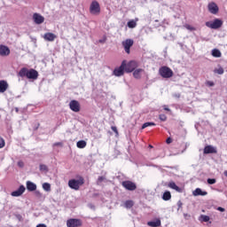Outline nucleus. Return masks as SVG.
Here are the masks:
<instances>
[{
	"instance_id": "obj_16",
	"label": "nucleus",
	"mask_w": 227,
	"mask_h": 227,
	"mask_svg": "<svg viewBox=\"0 0 227 227\" xmlns=\"http://www.w3.org/2000/svg\"><path fill=\"white\" fill-rule=\"evenodd\" d=\"M204 153L208 154V153H217V149L212 145H207L204 147Z\"/></svg>"
},
{
	"instance_id": "obj_42",
	"label": "nucleus",
	"mask_w": 227,
	"mask_h": 227,
	"mask_svg": "<svg viewBox=\"0 0 227 227\" xmlns=\"http://www.w3.org/2000/svg\"><path fill=\"white\" fill-rule=\"evenodd\" d=\"M166 143L167 145H171V143H173V139H171V137H168L167 138Z\"/></svg>"
},
{
	"instance_id": "obj_28",
	"label": "nucleus",
	"mask_w": 227,
	"mask_h": 227,
	"mask_svg": "<svg viewBox=\"0 0 227 227\" xmlns=\"http://www.w3.org/2000/svg\"><path fill=\"white\" fill-rule=\"evenodd\" d=\"M136 26H137V23L134 20H131L128 22V27H129L130 29H134Z\"/></svg>"
},
{
	"instance_id": "obj_5",
	"label": "nucleus",
	"mask_w": 227,
	"mask_h": 227,
	"mask_svg": "<svg viewBox=\"0 0 227 227\" xmlns=\"http://www.w3.org/2000/svg\"><path fill=\"white\" fill-rule=\"evenodd\" d=\"M207 27H210V29H219V27H223V20L220 19H215L214 21L206 22Z\"/></svg>"
},
{
	"instance_id": "obj_38",
	"label": "nucleus",
	"mask_w": 227,
	"mask_h": 227,
	"mask_svg": "<svg viewBox=\"0 0 227 227\" xmlns=\"http://www.w3.org/2000/svg\"><path fill=\"white\" fill-rule=\"evenodd\" d=\"M111 129L113 132H114L115 136H119L118 128H116V126H112Z\"/></svg>"
},
{
	"instance_id": "obj_47",
	"label": "nucleus",
	"mask_w": 227,
	"mask_h": 227,
	"mask_svg": "<svg viewBox=\"0 0 227 227\" xmlns=\"http://www.w3.org/2000/svg\"><path fill=\"white\" fill-rule=\"evenodd\" d=\"M218 210H219L220 212H224V207H218Z\"/></svg>"
},
{
	"instance_id": "obj_22",
	"label": "nucleus",
	"mask_w": 227,
	"mask_h": 227,
	"mask_svg": "<svg viewBox=\"0 0 227 227\" xmlns=\"http://www.w3.org/2000/svg\"><path fill=\"white\" fill-rule=\"evenodd\" d=\"M192 194H193V196H207V194H208V192H202L200 188H197V189H195V191H193Z\"/></svg>"
},
{
	"instance_id": "obj_30",
	"label": "nucleus",
	"mask_w": 227,
	"mask_h": 227,
	"mask_svg": "<svg viewBox=\"0 0 227 227\" xmlns=\"http://www.w3.org/2000/svg\"><path fill=\"white\" fill-rule=\"evenodd\" d=\"M43 189L46 191L47 192H51V184L49 183H43Z\"/></svg>"
},
{
	"instance_id": "obj_3",
	"label": "nucleus",
	"mask_w": 227,
	"mask_h": 227,
	"mask_svg": "<svg viewBox=\"0 0 227 227\" xmlns=\"http://www.w3.org/2000/svg\"><path fill=\"white\" fill-rule=\"evenodd\" d=\"M159 74L163 79H171L174 74L173 70L166 66H163L159 69Z\"/></svg>"
},
{
	"instance_id": "obj_41",
	"label": "nucleus",
	"mask_w": 227,
	"mask_h": 227,
	"mask_svg": "<svg viewBox=\"0 0 227 227\" xmlns=\"http://www.w3.org/2000/svg\"><path fill=\"white\" fill-rule=\"evenodd\" d=\"M18 166L19 168H24V161L22 160L18 161Z\"/></svg>"
},
{
	"instance_id": "obj_37",
	"label": "nucleus",
	"mask_w": 227,
	"mask_h": 227,
	"mask_svg": "<svg viewBox=\"0 0 227 227\" xmlns=\"http://www.w3.org/2000/svg\"><path fill=\"white\" fill-rule=\"evenodd\" d=\"M185 28L189 31H196V27L191 26V25H185Z\"/></svg>"
},
{
	"instance_id": "obj_18",
	"label": "nucleus",
	"mask_w": 227,
	"mask_h": 227,
	"mask_svg": "<svg viewBox=\"0 0 227 227\" xmlns=\"http://www.w3.org/2000/svg\"><path fill=\"white\" fill-rule=\"evenodd\" d=\"M8 82L4 80L0 81V93H4L8 90Z\"/></svg>"
},
{
	"instance_id": "obj_29",
	"label": "nucleus",
	"mask_w": 227,
	"mask_h": 227,
	"mask_svg": "<svg viewBox=\"0 0 227 227\" xmlns=\"http://www.w3.org/2000/svg\"><path fill=\"white\" fill-rule=\"evenodd\" d=\"M200 220L202 221V223H208V221H210V216L205 215H201L200 216Z\"/></svg>"
},
{
	"instance_id": "obj_49",
	"label": "nucleus",
	"mask_w": 227,
	"mask_h": 227,
	"mask_svg": "<svg viewBox=\"0 0 227 227\" xmlns=\"http://www.w3.org/2000/svg\"><path fill=\"white\" fill-rule=\"evenodd\" d=\"M149 148H153V145H149Z\"/></svg>"
},
{
	"instance_id": "obj_7",
	"label": "nucleus",
	"mask_w": 227,
	"mask_h": 227,
	"mask_svg": "<svg viewBox=\"0 0 227 227\" xmlns=\"http://www.w3.org/2000/svg\"><path fill=\"white\" fill-rule=\"evenodd\" d=\"M121 45L126 52V54H130V47L134 45V40L126 39L122 41Z\"/></svg>"
},
{
	"instance_id": "obj_8",
	"label": "nucleus",
	"mask_w": 227,
	"mask_h": 227,
	"mask_svg": "<svg viewBox=\"0 0 227 227\" xmlns=\"http://www.w3.org/2000/svg\"><path fill=\"white\" fill-rule=\"evenodd\" d=\"M67 227H81L82 226V220L77 218H71L67 221Z\"/></svg>"
},
{
	"instance_id": "obj_19",
	"label": "nucleus",
	"mask_w": 227,
	"mask_h": 227,
	"mask_svg": "<svg viewBox=\"0 0 227 227\" xmlns=\"http://www.w3.org/2000/svg\"><path fill=\"white\" fill-rule=\"evenodd\" d=\"M27 189L30 192H33V191H36V184L31 181H27Z\"/></svg>"
},
{
	"instance_id": "obj_21",
	"label": "nucleus",
	"mask_w": 227,
	"mask_h": 227,
	"mask_svg": "<svg viewBox=\"0 0 227 227\" xmlns=\"http://www.w3.org/2000/svg\"><path fill=\"white\" fill-rule=\"evenodd\" d=\"M143 72H145V69H142V68L136 69L133 72V77L135 79H141V74H143Z\"/></svg>"
},
{
	"instance_id": "obj_43",
	"label": "nucleus",
	"mask_w": 227,
	"mask_h": 227,
	"mask_svg": "<svg viewBox=\"0 0 227 227\" xmlns=\"http://www.w3.org/2000/svg\"><path fill=\"white\" fill-rule=\"evenodd\" d=\"M163 109H164V111H168V113H171V109H169L168 107V106H163Z\"/></svg>"
},
{
	"instance_id": "obj_32",
	"label": "nucleus",
	"mask_w": 227,
	"mask_h": 227,
	"mask_svg": "<svg viewBox=\"0 0 227 227\" xmlns=\"http://www.w3.org/2000/svg\"><path fill=\"white\" fill-rule=\"evenodd\" d=\"M215 74H218L219 75H223L224 74V69L223 67H219L215 69Z\"/></svg>"
},
{
	"instance_id": "obj_36",
	"label": "nucleus",
	"mask_w": 227,
	"mask_h": 227,
	"mask_svg": "<svg viewBox=\"0 0 227 227\" xmlns=\"http://www.w3.org/2000/svg\"><path fill=\"white\" fill-rule=\"evenodd\" d=\"M5 145L4 138L0 137V148H4Z\"/></svg>"
},
{
	"instance_id": "obj_39",
	"label": "nucleus",
	"mask_w": 227,
	"mask_h": 227,
	"mask_svg": "<svg viewBox=\"0 0 227 227\" xmlns=\"http://www.w3.org/2000/svg\"><path fill=\"white\" fill-rule=\"evenodd\" d=\"M40 170L41 171H47V166L46 165H40Z\"/></svg>"
},
{
	"instance_id": "obj_48",
	"label": "nucleus",
	"mask_w": 227,
	"mask_h": 227,
	"mask_svg": "<svg viewBox=\"0 0 227 227\" xmlns=\"http://www.w3.org/2000/svg\"><path fill=\"white\" fill-rule=\"evenodd\" d=\"M223 175H224V176L227 177V170H225V171L223 172Z\"/></svg>"
},
{
	"instance_id": "obj_27",
	"label": "nucleus",
	"mask_w": 227,
	"mask_h": 227,
	"mask_svg": "<svg viewBox=\"0 0 227 227\" xmlns=\"http://www.w3.org/2000/svg\"><path fill=\"white\" fill-rule=\"evenodd\" d=\"M125 208H132L134 207V201L133 200H126L124 203Z\"/></svg>"
},
{
	"instance_id": "obj_40",
	"label": "nucleus",
	"mask_w": 227,
	"mask_h": 227,
	"mask_svg": "<svg viewBox=\"0 0 227 227\" xmlns=\"http://www.w3.org/2000/svg\"><path fill=\"white\" fill-rule=\"evenodd\" d=\"M35 195L37 198H42V192H40V191H35Z\"/></svg>"
},
{
	"instance_id": "obj_13",
	"label": "nucleus",
	"mask_w": 227,
	"mask_h": 227,
	"mask_svg": "<svg viewBox=\"0 0 227 227\" xmlns=\"http://www.w3.org/2000/svg\"><path fill=\"white\" fill-rule=\"evenodd\" d=\"M24 192H26V187L21 184L19 187V189L14 191V192H12L11 193V195L13 196L14 198H19V196H22V194H24Z\"/></svg>"
},
{
	"instance_id": "obj_26",
	"label": "nucleus",
	"mask_w": 227,
	"mask_h": 227,
	"mask_svg": "<svg viewBox=\"0 0 227 227\" xmlns=\"http://www.w3.org/2000/svg\"><path fill=\"white\" fill-rule=\"evenodd\" d=\"M86 141L84 140H80L76 143V146L77 148L82 149V148H86Z\"/></svg>"
},
{
	"instance_id": "obj_15",
	"label": "nucleus",
	"mask_w": 227,
	"mask_h": 227,
	"mask_svg": "<svg viewBox=\"0 0 227 227\" xmlns=\"http://www.w3.org/2000/svg\"><path fill=\"white\" fill-rule=\"evenodd\" d=\"M0 56H10V48L6 45L0 44Z\"/></svg>"
},
{
	"instance_id": "obj_44",
	"label": "nucleus",
	"mask_w": 227,
	"mask_h": 227,
	"mask_svg": "<svg viewBox=\"0 0 227 227\" xmlns=\"http://www.w3.org/2000/svg\"><path fill=\"white\" fill-rule=\"evenodd\" d=\"M53 146H63V143L57 142V143L53 144Z\"/></svg>"
},
{
	"instance_id": "obj_20",
	"label": "nucleus",
	"mask_w": 227,
	"mask_h": 227,
	"mask_svg": "<svg viewBox=\"0 0 227 227\" xmlns=\"http://www.w3.org/2000/svg\"><path fill=\"white\" fill-rule=\"evenodd\" d=\"M170 189L176 191V192H182V188L178 187L175 182H169L168 185Z\"/></svg>"
},
{
	"instance_id": "obj_9",
	"label": "nucleus",
	"mask_w": 227,
	"mask_h": 227,
	"mask_svg": "<svg viewBox=\"0 0 227 227\" xmlns=\"http://www.w3.org/2000/svg\"><path fill=\"white\" fill-rule=\"evenodd\" d=\"M122 187H124V189H126V191H136V189H137V185L136 184V183L132 182V181H123L121 183Z\"/></svg>"
},
{
	"instance_id": "obj_1",
	"label": "nucleus",
	"mask_w": 227,
	"mask_h": 227,
	"mask_svg": "<svg viewBox=\"0 0 227 227\" xmlns=\"http://www.w3.org/2000/svg\"><path fill=\"white\" fill-rule=\"evenodd\" d=\"M18 75L20 77H27V79H33L35 81V79H38V71L33 68L27 69V67H22Z\"/></svg>"
},
{
	"instance_id": "obj_10",
	"label": "nucleus",
	"mask_w": 227,
	"mask_h": 227,
	"mask_svg": "<svg viewBox=\"0 0 227 227\" xmlns=\"http://www.w3.org/2000/svg\"><path fill=\"white\" fill-rule=\"evenodd\" d=\"M125 60H123L121 64V66L114 70V75L116 77H121L123 74H125Z\"/></svg>"
},
{
	"instance_id": "obj_34",
	"label": "nucleus",
	"mask_w": 227,
	"mask_h": 227,
	"mask_svg": "<svg viewBox=\"0 0 227 227\" xmlns=\"http://www.w3.org/2000/svg\"><path fill=\"white\" fill-rule=\"evenodd\" d=\"M215 182H217V180H215V178H208L207 179V184L209 185H214V184H215Z\"/></svg>"
},
{
	"instance_id": "obj_17",
	"label": "nucleus",
	"mask_w": 227,
	"mask_h": 227,
	"mask_svg": "<svg viewBox=\"0 0 227 227\" xmlns=\"http://www.w3.org/2000/svg\"><path fill=\"white\" fill-rule=\"evenodd\" d=\"M43 38H44V40H46V42H54V40H56L57 36L53 33H46V34H44Z\"/></svg>"
},
{
	"instance_id": "obj_14",
	"label": "nucleus",
	"mask_w": 227,
	"mask_h": 227,
	"mask_svg": "<svg viewBox=\"0 0 227 227\" xmlns=\"http://www.w3.org/2000/svg\"><path fill=\"white\" fill-rule=\"evenodd\" d=\"M33 20L36 24H43L45 21V18H43L42 14L36 12L33 14Z\"/></svg>"
},
{
	"instance_id": "obj_12",
	"label": "nucleus",
	"mask_w": 227,
	"mask_h": 227,
	"mask_svg": "<svg viewBox=\"0 0 227 227\" xmlns=\"http://www.w3.org/2000/svg\"><path fill=\"white\" fill-rule=\"evenodd\" d=\"M207 9L209 13H212L213 15H217L219 13V6H217V4L215 2H211L207 4Z\"/></svg>"
},
{
	"instance_id": "obj_25",
	"label": "nucleus",
	"mask_w": 227,
	"mask_h": 227,
	"mask_svg": "<svg viewBox=\"0 0 227 227\" xmlns=\"http://www.w3.org/2000/svg\"><path fill=\"white\" fill-rule=\"evenodd\" d=\"M162 200L164 201H169V200H171V192H165L163 193Z\"/></svg>"
},
{
	"instance_id": "obj_4",
	"label": "nucleus",
	"mask_w": 227,
	"mask_h": 227,
	"mask_svg": "<svg viewBox=\"0 0 227 227\" xmlns=\"http://www.w3.org/2000/svg\"><path fill=\"white\" fill-rule=\"evenodd\" d=\"M90 15H100V4L97 0L91 2L90 5Z\"/></svg>"
},
{
	"instance_id": "obj_2",
	"label": "nucleus",
	"mask_w": 227,
	"mask_h": 227,
	"mask_svg": "<svg viewBox=\"0 0 227 227\" xmlns=\"http://www.w3.org/2000/svg\"><path fill=\"white\" fill-rule=\"evenodd\" d=\"M81 185H84V177L80 176L79 179H71L68 181V187L74 191H79Z\"/></svg>"
},
{
	"instance_id": "obj_6",
	"label": "nucleus",
	"mask_w": 227,
	"mask_h": 227,
	"mask_svg": "<svg viewBox=\"0 0 227 227\" xmlns=\"http://www.w3.org/2000/svg\"><path fill=\"white\" fill-rule=\"evenodd\" d=\"M125 72H127V74H130L131 72H134L138 65H137V61L136 60H130L129 62L127 63V60H125Z\"/></svg>"
},
{
	"instance_id": "obj_46",
	"label": "nucleus",
	"mask_w": 227,
	"mask_h": 227,
	"mask_svg": "<svg viewBox=\"0 0 227 227\" xmlns=\"http://www.w3.org/2000/svg\"><path fill=\"white\" fill-rule=\"evenodd\" d=\"M207 86H214V82H207Z\"/></svg>"
},
{
	"instance_id": "obj_31",
	"label": "nucleus",
	"mask_w": 227,
	"mask_h": 227,
	"mask_svg": "<svg viewBox=\"0 0 227 227\" xmlns=\"http://www.w3.org/2000/svg\"><path fill=\"white\" fill-rule=\"evenodd\" d=\"M147 127H155V123L154 122H145L142 125V129H145Z\"/></svg>"
},
{
	"instance_id": "obj_33",
	"label": "nucleus",
	"mask_w": 227,
	"mask_h": 227,
	"mask_svg": "<svg viewBox=\"0 0 227 227\" xmlns=\"http://www.w3.org/2000/svg\"><path fill=\"white\" fill-rule=\"evenodd\" d=\"M159 119L160 120V121H166V120H168V116H166V114H161L159 115Z\"/></svg>"
},
{
	"instance_id": "obj_45",
	"label": "nucleus",
	"mask_w": 227,
	"mask_h": 227,
	"mask_svg": "<svg viewBox=\"0 0 227 227\" xmlns=\"http://www.w3.org/2000/svg\"><path fill=\"white\" fill-rule=\"evenodd\" d=\"M36 227H47V225L45 223H39Z\"/></svg>"
},
{
	"instance_id": "obj_11",
	"label": "nucleus",
	"mask_w": 227,
	"mask_h": 227,
	"mask_svg": "<svg viewBox=\"0 0 227 227\" xmlns=\"http://www.w3.org/2000/svg\"><path fill=\"white\" fill-rule=\"evenodd\" d=\"M69 108L74 113H79V111H81V103L75 99L71 100L69 103Z\"/></svg>"
},
{
	"instance_id": "obj_35",
	"label": "nucleus",
	"mask_w": 227,
	"mask_h": 227,
	"mask_svg": "<svg viewBox=\"0 0 227 227\" xmlns=\"http://www.w3.org/2000/svg\"><path fill=\"white\" fill-rule=\"evenodd\" d=\"M104 180H106L105 176H99L97 181V185H100V184H102V182H104Z\"/></svg>"
},
{
	"instance_id": "obj_24",
	"label": "nucleus",
	"mask_w": 227,
	"mask_h": 227,
	"mask_svg": "<svg viewBox=\"0 0 227 227\" xmlns=\"http://www.w3.org/2000/svg\"><path fill=\"white\" fill-rule=\"evenodd\" d=\"M211 54H212L213 58H221V56H222L221 51H219L217 49L212 50Z\"/></svg>"
},
{
	"instance_id": "obj_23",
	"label": "nucleus",
	"mask_w": 227,
	"mask_h": 227,
	"mask_svg": "<svg viewBox=\"0 0 227 227\" xmlns=\"http://www.w3.org/2000/svg\"><path fill=\"white\" fill-rule=\"evenodd\" d=\"M147 224L151 227H159L160 226V220L157 219L156 221L148 222Z\"/></svg>"
}]
</instances>
